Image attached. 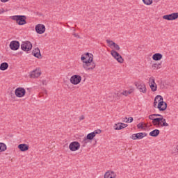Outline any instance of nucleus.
Segmentation results:
<instances>
[{
	"label": "nucleus",
	"instance_id": "5701e85b",
	"mask_svg": "<svg viewBox=\"0 0 178 178\" xmlns=\"http://www.w3.org/2000/svg\"><path fill=\"white\" fill-rule=\"evenodd\" d=\"M162 58H163V56L162 55V54L160 53H156L152 56L153 60L156 61L161 60Z\"/></svg>",
	"mask_w": 178,
	"mask_h": 178
},
{
	"label": "nucleus",
	"instance_id": "ddd939ff",
	"mask_svg": "<svg viewBox=\"0 0 178 178\" xmlns=\"http://www.w3.org/2000/svg\"><path fill=\"white\" fill-rule=\"evenodd\" d=\"M69 149L70 151H79L80 149V143L78 141H73L69 145Z\"/></svg>",
	"mask_w": 178,
	"mask_h": 178
},
{
	"label": "nucleus",
	"instance_id": "b1692460",
	"mask_svg": "<svg viewBox=\"0 0 178 178\" xmlns=\"http://www.w3.org/2000/svg\"><path fill=\"white\" fill-rule=\"evenodd\" d=\"M159 133H161L159 129H154L149 132V136H150V137H158L159 136Z\"/></svg>",
	"mask_w": 178,
	"mask_h": 178
},
{
	"label": "nucleus",
	"instance_id": "423d86ee",
	"mask_svg": "<svg viewBox=\"0 0 178 178\" xmlns=\"http://www.w3.org/2000/svg\"><path fill=\"white\" fill-rule=\"evenodd\" d=\"M156 122V126H161V127H168L169 124L166 122V120L163 118H158L154 120Z\"/></svg>",
	"mask_w": 178,
	"mask_h": 178
},
{
	"label": "nucleus",
	"instance_id": "2f4dec72",
	"mask_svg": "<svg viewBox=\"0 0 178 178\" xmlns=\"http://www.w3.org/2000/svg\"><path fill=\"white\" fill-rule=\"evenodd\" d=\"M149 119H150V120H152V124H154V126H156L157 122L156 121H155L156 118H154V115H152V114L149 115Z\"/></svg>",
	"mask_w": 178,
	"mask_h": 178
},
{
	"label": "nucleus",
	"instance_id": "a18cd8bd",
	"mask_svg": "<svg viewBox=\"0 0 178 178\" xmlns=\"http://www.w3.org/2000/svg\"><path fill=\"white\" fill-rule=\"evenodd\" d=\"M1 2L5 3V2H7V1H3V0H1Z\"/></svg>",
	"mask_w": 178,
	"mask_h": 178
},
{
	"label": "nucleus",
	"instance_id": "c03bdc74",
	"mask_svg": "<svg viewBox=\"0 0 178 178\" xmlns=\"http://www.w3.org/2000/svg\"><path fill=\"white\" fill-rule=\"evenodd\" d=\"M9 0H3V2H8Z\"/></svg>",
	"mask_w": 178,
	"mask_h": 178
},
{
	"label": "nucleus",
	"instance_id": "c85d7f7f",
	"mask_svg": "<svg viewBox=\"0 0 178 178\" xmlns=\"http://www.w3.org/2000/svg\"><path fill=\"white\" fill-rule=\"evenodd\" d=\"M114 129L115 130H122V129H123V126H122V122L115 124L114 125Z\"/></svg>",
	"mask_w": 178,
	"mask_h": 178
},
{
	"label": "nucleus",
	"instance_id": "79ce46f5",
	"mask_svg": "<svg viewBox=\"0 0 178 178\" xmlns=\"http://www.w3.org/2000/svg\"><path fill=\"white\" fill-rule=\"evenodd\" d=\"M1 13H3V10H0V15H1Z\"/></svg>",
	"mask_w": 178,
	"mask_h": 178
},
{
	"label": "nucleus",
	"instance_id": "39448f33",
	"mask_svg": "<svg viewBox=\"0 0 178 178\" xmlns=\"http://www.w3.org/2000/svg\"><path fill=\"white\" fill-rule=\"evenodd\" d=\"M135 86L140 92H143V94L147 92V87L145 86V83H144V82H136Z\"/></svg>",
	"mask_w": 178,
	"mask_h": 178
},
{
	"label": "nucleus",
	"instance_id": "1a4fd4ad",
	"mask_svg": "<svg viewBox=\"0 0 178 178\" xmlns=\"http://www.w3.org/2000/svg\"><path fill=\"white\" fill-rule=\"evenodd\" d=\"M15 95L18 98H22V97H24L26 95V89L24 88H17L15 90Z\"/></svg>",
	"mask_w": 178,
	"mask_h": 178
},
{
	"label": "nucleus",
	"instance_id": "6ab92c4d",
	"mask_svg": "<svg viewBox=\"0 0 178 178\" xmlns=\"http://www.w3.org/2000/svg\"><path fill=\"white\" fill-rule=\"evenodd\" d=\"M31 79H37L41 76V71L40 70H33L30 74Z\"/></svg>",
	"mask_w": 178,
	"mask_h": 178
},
{
	"label": "nucleus",
	"instance_id": "f8f14e48",
	"mask_svg": "<svg viewBox=\"0 0 178 178\" xmlns=\"http://www.w3.org/2000/svg\"><path fill=\"white\" fill-rule=\"evenodd\" d=\"M148 134L145 132L143 133V132H140L138 134H132V136H131V138L132 140H142V138H144V137H147Z\"/></svg>",
	"mask_w": 178,
	"mask_h": 178
},
{
	"label": "nucleus",
	"instance_id": "37998d69",
	"mask_svg": "<svg viewBox=\"0 0 178 178\" xmlns=\"http://www.w3.org/2000/svg\"><path fill=\"white\" fill-rule=\"evenodd\" d=\"M109 45H110V47H113V45H112V43H108Z\"/></svg>",
	"mask_w": 178,
	"mask_h": 178
},
{
	"label": "nucleus",
	"instance_id": "4468645a",
	"mask_svg": "<svg viewBox=\"0 0 178 178\" xmlns=\"http://www.w3.org/2000/svg\"><path fill=\"white\" fill-rule=\"evenodd\" d=\"M9 47L12 51H17L20 48V42L17 40H13L10 42Z\"/></svg>",
	"mask_w": 178,
	"mask_h": 178
},
{
	"label": "nucleus",
	"instance_id": "a878e982",
	"mask_svg": "<svg viewBox=\"0 0 178 178\" xmlns=\"http://www.w3.org/2000/svg\"><path fill=\"white\" fill-rule=\"evenodd\" d=\"M158 99H161V101H162V96L161 95H157L154 98V108H156V106H158Z\"/></svg>",
	"mask_w": 178,
	"mask_h": 178
},
{
	"label": "nucleus",
	"instance_id": "72a5a7b5",
	"mask_svg": "<svg viewBox=\"0 0 178 178\" xmlns=\"http://www.w3.org/2000/svg\"><path fill=\"white\" fill-rule=\"evenodd\" d=\"M92 134H94V136L95 137V136H97V134H101L102 131L101 129H97V130H95L93 132H92Z\"/></svg>",
	"mask_w": 178,
	"mask_h": 178
},
{
	"label": "nucleus",
	"instance_id": "c9c22d12",
	"mask_svg": "<svg viewBox=\"0 0 178 178\" xmlns=\"http://www.w3.org/2000/svg\"><path fill=\"white\" fill-rule=\"evenodd\" d=\"M74 37H76V38H80V35H79L78 33H73Z\"/></svg>",
	"mask_w": 178,
	"mask_h": 178
},
{
	"label": "nucleus",
	"instance_id": "9b49d317",
	"mask_svg": "<svg viewBox=\"0 0 178 178\" xmlns=\"http://www.w3.org/2000/svg\"><path fill=\"white\" fill-rule=\"evenodd\" d=\"M70 83L74 84V86H77L81 83V76L80 75H73L70 78Z\"/></svg>",
	"mask_w": 178,
	"mask_h": 178
},
{
	"label": "nucleus",
	"instance_id": "9d476101",
	"mask_svg": "<svg viewBox=\"0 0 178 178\" xmlns=\"http://www.w3.org/2000/svg\"><path fill=\"white\" fill-rule=\"evenodd\" d=\"M95 66H97V65L93 61H88L87 63H83V67L86 70H94V69H95Z\"/></svg>",
	"mask_w": 178,
	"mask_h": 178
},
{
	"label": "nucleus",
	"instance_id": "cd10ccee",
	"mask_svg": "<svg viewBox=\"0 0 178 178\" xmlns=\"http://www.w3.org/2000/svg\"><path fill=\"white\" fill-rule=\"evenodd\" d=\"M161 67H162V63H154L152 65V68L154 69V70L156 69H161Z\"/></svg>",
	"mask_w": 178,
	"mask_h": 178
},
{
	"label": "nucleus",
	"instance_id": "4c0bfd02",
	"mask_svg": "<svg viewBox=\"0 0 178 178\" xmlns=\"http://www.w3.org/2000/svg\"><path fill=\"white\" fill-rule=\"evenodd\" d=\"M79 120H84V115H81L79 117Z\"/></svg>",
	"mask_w": 178,
	"mask_h": 178
},
{
	"label": "nucleus",
	"instance_id": "a211bd4d",
	"mask_svg": "<svg viewBox=\"0 0 178 178\" xmlns=\"http://www.w3.org/2000/svg\"><path fill=\"white\" fill-rule=\"evenodd\" d=\"M32 55L35 56V58H38V59H42V56H41V51L39 48H35L32 51Z\"/></svg>",
	"mask_w": 178,
	"mask_h": 178
},
{
	"label": "nucleus",
	"instance_id": "f3484780",
	"mask_svg": "<svg viewBox=\"0 0 178 178\" xmlns=\"http://www.w3.org/2000/svg\"><path fill=\"white\" fill-rule=\"evenodd\" d=\"M35 30L38 34H44L45 33V25L38 24L35 26Z\"/></svg>",
	"mask_w": 178,
	"mask_h": 178
},
{
	"label": "nucleus",
	"instance_id": "dca6fc26",
	"mask_svg": "<svg viewBox=\"0 0 178 178\" xmlns=\"http://www.w3.org/2000/svg\"><path fill=\"white\" fill-rule=\"evenodd\" d=\"M149 84L153 92H154V91H156L158 86H156V83H155V78H154V76L149 78Z\"/></svg>",
	"mask_w": 178,
	"mask_h": 178
},
{
	"label": "nucleus",
	"instance_id": "a19ab883",
	"mask_svg": "<svg viewBox=\"0 0 178 178\" xmlns=\"http://www.w3.org/2000/svg\"><path fill=\"white\" fill-rule=\"evenodd\" d=\"M159 118H163V115H161V114H159L158 115Z\"/></svg>",
	"mask_w": 178,
	"mask_h": 178
},
{
	"label": "nucleus",
	"instance_id": "c756f323",
	"mask_svg": "<svg viewBox=\"0 0 178 178\" xmlns=\"http://www.w3.org/2000/svg\"><path fill=\"white\" fill-rule=\"evenodd\" d=\"M6 151V145L3 143H0V152H3Z\"/></svg>",
	"mask_w": 178,
	"mask_h": 178
},
{
	"label": "nucleus",
	"instance_id": "412c9836",
	"mask_svg": "<svg viewBox=\"0 0 178 178\" xmlns=\"http://www.w3.org/2000/svg\"><path fill=\"white\" fill-rule=\"evenodd\" d=\"M104 178H116V173L113 171H107L104 174Z\"/></svg>",
	"mask_w": 178,
	"mask_h": 178
},
{
	"label": "nucleus",
	"instance_id": "20e7f679",
	"mask_svg": "<svg viewBox=\"0 0 178 178\" xmlns=\"http://www.w3.org/2000/svg\"><path fill=\"white\" fill-rule=\"evenodd\" d=\"M83 63H88V62H92L94 60V56L92 54L86 53L85 56L81 58Z\"/></svg>",
	"mask_w": 178,
	"mask_h": 178
},
{
	"label": "nucleus",
	"instance_id": "ea45409f",
	"mask_svg": "<svg viewBox=\"0 0 178 178\" xmlns=\"http://www.w3.org/2000/svg\"><path fill=\"white\" fill-rule=\"evenodd\" d=\"M152 116L158 117V116H159V114H152Z\"/></svg>",
	"mask_w": 178,
	"mask_h": 178
},
{
	"label": "nucleus",
	"instance_id": "4be33fe9",
	"mask_svg": "<svg viewBox=\"0 0 178 178\" xmlns=\"http://www.w3.org/2000/svg\"><path fill=\"white\" fill-rule=\"evenodd\" d=\"M106 41L107 44H111V45H113L115 51H120V47L119 46V44H116L115 42L112 40H106Z\"/></svg>",
	"mask_w": 178,
	"mask_h": 178
},
{
	"label": "nucleus",
	"instance_id": "393cba45",
	"mask_svg": "<svg viewBox=\"0 0 178 178\" xmlns=\"http://www.w3.org/2000/svg\"><path fill=\"white\" fill-rule=\"evenodd\" d=\"M8 67H9V64L6 62L2 63L0 65V70H2L3 72H4V70H7Z\"/></svg>",
	"mask_w": 178,
	"mask_h": 178
},
{
	"label": "nucleus",
	"instance_id": "7ed1b4c3",
	"mask_svg": "<svg viewBox=\"0 0 178 178\" xmlns=\"http://www.w3.org/2000/svg\"><path fill=\"white\" fill-rule=\"evenodd\" d=\"M111 55L114 58V59L117 60L118 63H123L124 62L123 57H122V56L115 50H111Z\"/></svg>",
	"mask_w": 178,
	"mask_h": 178
},
{
	"label": "nucleus",
	"instance_id": "473e14b6",
	"mask_svg": "<svg viewBox=\"0 0 178 178\" xmlns=\"http://www.w3.org/2000/svg\"><path fill=\"white\" fill-rule=\"evenodd\" d=\"M145 5H152V0H143Z\"/></svg>",
	"mask_w": 178,
	"mask_h": 178
},
{
	"label": "nucleus",
	"instance_id": "f03ea898",
	"mask_svg": "<svg viewBox=\"0 0 178 178\" xmlns=\"http://www.w3.org/2000/svg\"><path fill=\"white\" fill-rule=\"evenodd\" d=\"M21 49L25 52H29V51H31V49H33V44H31V42L29 40L22 42L21 44Z\"/></svg>",
	"mask_w": 178,
	"mask_h": 178
},
{
	"label": "nucleus",
	"instance_id": "7c9ffc66",
	"mask_svg": "<svg viewBox=\"0 0 178 178\" xmlns=\"http://www.w3.org/2000/svg\"><path fill=\"white\" fill-rule=\"evenodd\" d=\"M133 91H134V89L124 90V92H122V95H125V97H127V95H130V94H131V92H133Z\"/></svg>",
	"mask_w": 178,
	"mask_h": 178
},
{
	"label": "nucleus",
	"instance_id": "49530a36",
	"mask_svg": "<svg viewBox=\"0 0 178 178\" xmlns=\"http://www.w3.org/2000/svg\"><path fill=\"white\" fill-rule=\"evenodd\" d=\"M157 102L159 104V99H157Z\"/></svg>",
	"mask_w": 178,
	"mask_h": 178
},
{
	"label": "nucleus",
	"instance_id": "e433bc0d",
	"mask_svg": "<svg viewBox=\"0 0 178 178\" xmlns=\"http://www.w3.org/2000/svg\"><path fill=\"white\" fill-rule=\"evenodd\" d=\"M121 125L122 126L123 129H125V127H127V124L121 123Z\"/></svg>",
	"mask_w": 178,
	"mask_h": 178
},
{
	"label": "nucleus",
	"instance_id": "0eeeda50",
	"mask_svg": "<svg viewBox=\"0 0 178 178\" xmlns=\"http://www.w3.org/2000/svg\"><path fill=\"white\" fill-rule=\"evenodd\" d=\"M157 108H159V111H160V112H163V111H166L168 108V104L163 102V97H162V99H160L159 100Z\"/></svg>",
	"mask_w": 178,
	"mask_h": 178
},
{
	"label": "nucleus",
	"instance_id": "f257e3e1",
	"mask_svg": "<svg viewBox=\"0 0 178 178\" xmlns=\"http://www.w3.org/2000/svg\"><path fill=\"white\" fill-rule=\"evenodd\" d=\"M11 19L12 20H15L19 26H24V24H27V22L26 21L27 17H26V15H14L11 17Z\"/></svg>",
	"mask_w": 178,
	"mask_h": 178
},
{
	"label": "nucleus",
	"instance_id": "bb28decb",
	"mask_svg": "<svg viewBox=\"0 0 178 178\" xmlns=\"http://www.w3.org/2000/svg\"><path fill=\"white\" fill-rule=\"evenodd\" d=\"M137 127H138V129H141L142 130H145V129H147V127H148V125L147 124H145V127H144V123L140 122L137 124Z\"/></svg>",
	"mask_w": 178,
	"mask_h": 178
},
{
	"label": "nucleus",
	"instance_id": "58836bf2",
	"mask_svg": "<svg viewBox=\"0 0 178 178\" xmlns=\"http://www.w3.org/2000/svg\"><path fill=\"white\" fill-rule=\"evenodd\" d=\"M160 88H165V85H163V84H162V83H161Z\"/></svg>",
	"mask_w": 178,
	"mask_h": 178
},
{
	"label": "nucleus",
	"instance_id": "aec40b11",
	"mask_svg": "<svg viewBox=\"0 0 178 178\" xmlns=\"http://www.w3.org/2000/svg\"><path fill=\"white\" fill-rule=\"evenodd\" d=\"M18 149L22 152H26V151H29V145H27L26 143L19 144L18 145Z\"/></svg>",
	"mask_w": 178,
	"mask_h": 178
},
{
	"label": "nucleus",
	"instance_id": "6e6552de",
	"mask_svg": "<svg viewBox=\"0 0 178 178\" xmlns=\"http://www.w3.org/2000/svg\"><path fill=\"white\" fill-rule=\"evenodd\" d=\"M95 135L94 134L90 133L88 134L83 140L82 141V147L84 148L87 144H88L89 141H91V140H94Z\"/></svg>",
	"mask_w": 178,
	"mask_h": 178
},
{
	"label": "nucleus",
	"instance_id": "f704fd0d",
	"mask_svg": "<svg viewBox=\"0 0 178 178\" xmlns=\"http://www.w3.org/2000/svg\"><path fill=\"white\" fill-rule=\"evenodd\" d=\"M126 119V120L127 121H125L126 122V123H131V122H133V120H134V119H133V118L132 117H130V118H129L128 119H127V118H125Z\"/></svg>",
	"mask_w": 178,
	"mask_h": 178
},
{
	"label": "nucleus",
	"instance_id": "2eb2a0df",
	"mask_svg": "<svg viewBox=\"0 0 178 178\" xmlns=\"http://www.w3.org/2000/svg\"><path fill=\"white\" fill-rule=\"evenodd\" d=\"M163 19L164 20H176V19H178V13L163 15Z\"/></svg>",
	"mask_w": 178,
	"mask_h": 178
}]
</instances>
